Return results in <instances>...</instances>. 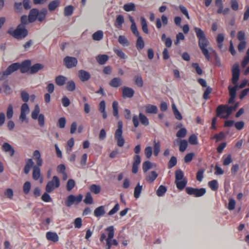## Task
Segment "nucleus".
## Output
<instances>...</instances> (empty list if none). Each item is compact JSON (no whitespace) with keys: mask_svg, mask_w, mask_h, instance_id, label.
Listing matches in <instances>:
<instances>
[{"mask_svg":"<svg viewBox=\"0 0 249 249\" xmlns=\"http://www.w3.org/2000/svg\"><path fill=\"white\" fill-rule=\"evenodd\" d=\"M13 115V107L11 104H10L7 109L6 115L8 119H11Z\"/></svg>","mask_w":249,"mask_h":249,"instance_id":"338daca9","label":"nucleus"},{"mask_svg":"<svg viewBox=\"0 0 249 249\" xmlns=\"http://www.w3.org/2000/svg\"><path fill=\"white\" fill-rule=\"evenodd\" d=\"M108 232V237L106 239V249H110L112 245H118V242L116 239H112L114 235V229L113 226L108 227L106 229Z\"/></svg>","mask_w":249,"mask_h":249,"instance_id":"6e6552de","label":"nucleus"},{"mask_svg":"<svg viewBox=\"0 0 249 249\" xmlns=\"http://www.w3.org/2000/svg\"><path fill=\"white\" fill-rule=\"evenodd\" d=\"M73 7L72 5H68L64 8V15L66 17L71 16L73 13Z\"/></svg>","mask_w":249,"mask_h":249,"instance_id":"37998d69","label":"nucleus"},{"mask_svg":"<svg viewBox=\"0 0 249 249\" xmlns=\"http://www.w3.org/2000/svg\"><path fill=\"white\" fill-rule=\"evenodd\" d=\"M184 176L183 172L181 170H178L175 173L176 181L181 180Z\"/></svg>","mask_w":249,"mask_h":249,"instance_id":"69168bd1","label":"nucleus"},{"mask_svg":"<svg viewBox=\"0 0 249 249\" xmlns=\"http://www.w3.org/2000/svg\"><path fill=\"white\" fill-rule=\"evenodd\" d=\"M40 166L35 165L33 167V178L35 180H37L40 177Z\"/></svg>","mask_w":249,"mask_h":249,"instance_id":"a878e982","label":"nucleus"},{"mask_svg":"<svg viewBox=\"0 0 249 249\" xmlns=\"http://www.w3.org/2000/svg\"><path fill=\"white\" fill-rule=\"evenodd\" d=\"M93 198L89 192L86 194L84 202L86 204H91L93 203Z\"/></svg>","mask_w":249,"mask_h":249,"instance_id":"5fc2aeb1","label":"nucleus"},{"mask_svg":"<svg viewBox=\"0 0 249 249\" xmlns=\"http://www.w3.org/2000/svg\"><path fill=\"white\" fill-rule=\"evenodd\" d=\"M47 14V11L46 9H42L40 11L36 8L31 9L29 12L28 18L26 16H22L21 17V24H26L27 23L28 19L30 22H33L36 19L42 22L45 19Z\"/></svg>","mask_w":249,"mask_h":249,"instance_id":"7ed1b4c3","label":"nucleus"},{"mask_svg":"<svg viewBox=\"0 0 249 249\" xmlns=\"http://www.w3.org/2000/svg\"><path fill=\"white\" fill-rule=\"evenodd\" d=\"M104 36L103 32L101 30H98L95 32L92 36V39L94 40L99 41L101 40Z\"/></svg>","mask_w":249,"mask_h":249,"instance_id":"2f4dec72","label":"nucleus"},{"mask_svg":"<svg viewBox=\"0 0 249 249\" xmlns=\"http://www.w3.org/2000/svg\"><path fill=\"white\" fill-rule=\"evenodd\" d=\"M144 154L147 159L151 158L152 155V148L151 146H147L144 149Z\"/></svg>","mask_w":249,"mask_h":249,"instance_id":"0e129e2a","label":"nucleus"},{"mask_svg":"<svg viewBox=\"0 0 249 249\" xmlns=\"http://www.w3.org/2000/svg\"><path fill=\"white\" fill-rule=\"evenodd\" d=\"M76 86L74 82L72 80L69 81L66 84V89L69 91H73L75 89Z\"/></svg>","mask_w":249,"mask_h":249,"instance_id":"49530a36","label":"nucleus"},{"mask_svg":"<svg viewBox=\"0 0 249 249\" xmlns=\"http://www.w3.org/2000/svg\"><path fill=\"white\" fill-rule=\"evenodd\" d=\"M123 122L119 121L117 124V129L115 132L114 138L117 141V145L119 147L124 146L125 140L123 137Z\"/></svg>","mask_w":249,"mask_h":249,"instance_id":"0eeeda50","label":"nucleus"},{"mask_svg":"<svg viewBox=\"0 0 249 249\" xmlns=\"http://www.w3.org/2000/svg\"><path fill=\"white\" fill-rule=\"evenodd\" d=\"M173 108V111L174 114V115L175 116V118L178 120H181L182 119V116L181 114V113L179 112V111L178 110L177 107H175V105H173L172 107Z\"/></svg>","mask_w":249,"mask_h":249,"instance_id":"13d9d810","label":"nucleus"},{"mask_svg":"<svg viewBox=\"0 0 249 249\" xmlns=\"http://www.w3.org/2000/svg\"><path fill=\"white\" fill-rule=\"evenodd\" d=\"M7 33L17 39H21L28 35V32L23 25L19 24L15 30L10 28Z\"/></svg>","mask_w":249,"mask_h":249,"instance_id":"423d86ee","label":"nucleus"},{"mask_svg":"<svg viewBox=\"0 0 249 249\" xmlns=\"http://www.w3.org/2000/svg\"><path fill=\"white\" fill-rule=\"evenodd\" d=\"M109 85L112 88H117L122 85V80L120 77H114L110 81Z\"/></svg>","mask_w":249,"mask_h":249,"instance_id":"f3484780","label":"nucleus"},{"mask_svg":"<svg viewBox=\"0 0 249 249\" xmlns=\"http://www.w3.org/2000/svg\"><path fill=\"white\" fill-rule=\"evenodd\" d=\"M133 89L128 87H124L122 89V96L124 98H132L134 94Z\"/></svg>","mask_w":249,"mask_h":249,"instance_id":"4468645a","label":"nucleus"},{"mask_svg":"<svg viewBox=\"0 0 249 249\" xmlns=\"http://www.w3.org/2000/svg\"><path fill=\"white\" fill-rule=\"evenodd\" d=\"M75 182L73 179H69L67 182V185H66L67 190L68 191H71L75 187Z\"/></svg>","mask_w":249,"mask_h":249,"instance_id":"4d7b16f0","label":"nucleus"},{"mask_svg":"<svg viewBox=\"0 0 249 249\" xmlns=\"http://www.w3.org/2000/svg\"><path fill=\"white\" fill-rule=\"evenodd\" d=\"M175 183L177 186V187L178 189L180 190H183L187 184V181L185 179L181 181H175Z\"/></svg>","mask_w":249,"mask_h":249,"instance_id":"de8ad7c7","label":"nucleus"},{"mask_svg":"<svg viewBox=\"0 0 249 249\" xmlns=\"http://www.w3.org/2000/svg\"><path fill=\"white\" fill-rule=\"evenodd\" d=\"M193 68H194L196 71V72L198 75H201L203 73V71L201 68L199 67V65L197 63H193L192 65Z\"/></svg>","mask_w":249,"mask_h":249,"instance_id":"774afa93","label":"nucleus"},{"mask_svg":"<svg viewBox=\"0 0 249 249\" xmlns=\"http://www.w3.org/2000/svg\"><path fill=\"white\" fill-rule=\"evenodd\" d=\"M167 191V188L162 185H160L156 191V194L158 196H162Z\"/></svg>","mask_w":249,"mask_h":249,"instance_id":"f704fd0d","label":"nucleus"},{"mask_svg":"<svg viewBox=\"0 0 249 249\" xmlns=\"http://www.w3.org/2000/svg\"><path fill=\"white\" fill-rule=\"evenodd\" d=\"M139 119L141 122V123L145 126H147L149 123L148 119L147 118V117L143 114L142 113H139Z\"/></svg>","mask_w":249,"mask_h":249,"instance_id":"c9c22d12","label":"nucleus"},{"mask_svg":"<svg viewBox=\"0 0 249 249\" xmlns=\"http://www.w3.org/2000/svg\"><path fill=\"white\" fill-rule=\"evenodd\" d=\"M78 77L82 82L88 81L90 78V73L83 70H79L78 72Z\"/></svg>","mask_w":249,"mask_h":249,"instance_id":"2eb2a0df","label":"nucleus"},{"mask_svg":"<svg viewBox=\"0 0 249 249\" xmlns=\"http://www.w3.org/2000/svg\"><path fill=\"white\" fill-rule=\"evenodd\" d=\"M77 63V59L74 57L67 56L63 59L64 65L68 69H71L76 67Z\"/></svg>","mask_w":249,"mask_h":249,"instance_id":"ddd939ff","label":"nucleus"},{"mask_svg":"<svg viewBox=\"0 0 249 249\" xmlns=\"http://www.w3.org/2000/svg\"><path fill=\"white\" fill-rule=\"evenodd\" d=\"M232 72V82L234 85L233 87L229 86L228 89L230 96L236 97V90L238 88V81L240 76L239 65L238 63L233 64L231 69Z\"/></svg>","mask_w":249,"mask_h":249,"instance_id":"39448f33","label":"nucleus"},{"mask_svg":"<svg viewBox=\"0 0 249 249\" xmlns=\"http://www.w3.org/2000/svg\"><path fill=\"white\" fill-rule=\"evenodd\" d=\"M160 142H156L154 141V151L153 153L155 156H158L160 152Z\"/></svg>","mask_w":249,"mask_h":249,"instance_id":"4c0bfd02","label":"nucleus"},{"mask_svg":"<svg viewBox=\"0 0 249 249\" xmlns=\"http://www.w3.org/2000/svg\"><path fill=\"white\" fill-rule=\"evenodd\" d=\"M60 4V1L58 0H54L51 1L48 5V9L50 11H52L54 10Z\"/></svg>","mask_w":249,"mask_h":249,"instance_id":"e433bc0d","label":"nucleus"},{"mask_svg":"<svg viewBox=\"0 0 249 249\" xmlns=\"http://www.w3.org/2000/svg\"><path fill=\"white\" fill-rule=\"evenodd\" d=\"M108 59V56L106 54L99 55L96 57L97 61L100 65L105 64Z\"/></svg>","mask_w":249,"mask_h":249,"instance_id":"cd10ccee","label":"nucleus"},{"mask_svg":"<svg viewBox=\"0 0 249 249\" xmlns=\"http://www.w3.org/2000/svg\"><path fill=\"white\" fill-rule=\"evenodd\" d=\"M187 134V130L185 128L180 129L177 133L176 136L178 138H184Z\"/></svg>","mask_w":249,"mask_h":249,"instance_id":"052dcab7","label":"nucleus"},{"mask_svg":"<svg viewBox=\"0 0 249 249\" xmlns=\"http://www.w3.org/2000/svg\"><path fill=\"white\" fill-rule=\"evenodd\" d=\"M137 37L136 46L138 50H141L144 47V41L141 36H137Z\"/></svg>","mask_w":249,"mask_h":249,"instance_id":"473e14b6","label":"nucleus"},{"mask_svg":"<svg viewBox=\"0 0 249 249\" xmlns=\"http://www.w3.org/2000/svg\"><path fill=\"white\" fill-rule=\"evenodd\" d=\"M46 237L48 241H51L54 243L57 242L59 240V237L57 234L55 232H47Z\"/></svg>","mask_w":249,"mask_h":249,"instance_id":"dca6fc26","label":"nucleus"},{"mask_svg":"<svg viewBox=\"0 0 249 249\" xmlns=\"http://www.w3.org/2000/svg\"><path fill=\"white\" fill-rule=\"evenodd\" d=\"M145 108L146 113L156 114L158 112V108L155 105L148 104L145 106Z\"/></svg>","mask_w":249,"mask_h":249,"instance_id":"393cba45","label":"nucleus"},{"mask_svg":"<svg viewBox=\"0 0 249 249\" xmlns=\"http://www.w3.org/2000/svg\"><path fill=\"white\" fill-rule=\"evenodd\" d=\"M239 106V102L233 106L220 105L216 109V115L221 118L227 119L233 111H235Z\"/></svg>","mask_w":249,"mask_h":249,"instance_id":"20e7f679","label":"nucleus"},{"mask_svg":"<svg viewBox=\"0 0 249 249\" xmlns=\"http://www.w3.org/2000/svg\"><path fill=\"white\" fill-rule=\"evenodd\" d=\"M152 167V163L149 160L144 161L142 163V170L144 173L147 172Z\"/></svg>","mask_w":249,"mask_h":249,"instance_id":"c03bdc74","label":"nucleus"},{"mask_svg":"<svg viewBox=\"0 0 249 249\" xmlns=\"http://www.w3.org/2000/svg\"><path fill=\"white\" fill-rule=\"evenodd\" d=\"M208 186L211 188V189L213 191H217L218 188V182L215 179L210 181L208 182Z\"/></svg>","mask_w":249,"mask_h":249,"instance_id":"58836bf2","label":"nucleus"},{"mask_svg":"<svg viewBox=\"0 0 249 249\" xmlns=\"http://www.w3.org/2000/svg\"><path fill=\"white\" fill-rule=\"evenodd\" d=\"M89 189L92 193L95 194H99L101 190V187L99 185L96 184H92L90 186Z\"/></svg>","mask_w":249,"mask_h":249,"instance_id":"09e8293b","label":"nucleus"},{"mask_svg":"<svg viewBox=\"0 0 249 249\" xmlns=\"http://www.w3.org/2000/svg\"><path fill=\"white\" fill-rule=\"evenodd\" d=\"M113 114L117 118H119L118 103L115 101L112 103Z\"/></svg>","mask_w":249,"mask_h":249,"instance_id":"a19ab883","label":"nucleus"},{"mask_svg":"<svg viewBox=\"0 0 249 249\" xmlns=\"http://www.w3.org/2000/svg\"><path fill=\"white\" fill-rule=\"evenodd\" d=\"M177 163V158L175 156L171 157L170 160L168 163V167L169 169H171L176 165Z\"/></svg>","mask_w":249,"mask_h":249,"instance_id":"6e6d98bb","label":"nucleus"},{"mask_svg":"<svg viewBox=\"0 0 249 249\" xmlns=\"http://www.w3.org/2000/svg\"><path fill=\"white\" fill-rule=\"evenodd\" d=\"M67 80V78L66 77L63 75H59L55 77V81L56 84L59 86H63Z\"/></svg>","mask_w":249,"mask_h":249,"instance_id":"c85d7f7f","label":"nucleus"},{"mask_svg":"<svg viewBox=\"0 0 249 249\" xmlns=\"http://www.w3.org/2000/svg\"><path fill=\"white\" fill-rule=\"evenodd\" d=\"M31 188V184L29 181L25 182L23 186V191L25 194H29Z\"/></svg>","mask_w":249,"mask_h":249,"instance_id":"603ef678","label":"nucleus"},{"mask_svg":"<svg viewBox=\"0 0 249 249\" xmlns=\"http://www.w3.org/2000/svg\"><path fill=\"white\" fill-rule=\"evenodd\" d=\"M188 142L186 140H182L180 141L179 149L180 152H184L187 148Z\"/></svg>","mask_w":249,"mask_h":249,"instance_id":"864d4df0","label":"nucleus"},{"mask_svg":"<svg viewBox=\"0 0 249 249\" xmlns=\"http://www.w3.org/2000/svg\"><path fill=\"white\" fill-rule=\"evenodd\" d=\"M44 68V66L40 63H36L33 65L30 69V73L31 74H35L39 70H42Z\"/></svg>","mask_w":249,"mask_h":249,"instance_id":"b1692460","label":"nucleus"},{"mask_svg":"<svg viewBox=\"0 0 249 249\" xmlns=\"http://www.w3.org/2000/svg\"><path fill=\"white\" fill-rule=\"evenodd\" d=\"M114 52L118 56L122 59H125L127 57L125 53L120 49H114Z\"/></svg>","mask_w":249,"mask_h":249,"instance_id":"e2e57ef3","label":"nucleus"},{"mask_svg":"<svg viewBox=\"0 0 249 249\" xmlns=\"http://www.w3.org/2000/svg\"><path fill=\"white\" fill-rule=\"evenodd\" d=\"M224 40V36L223 34H219L216 38V41L217 42V45L220 49H221L223 47V42Z\"/></svg>","mask_w":249,"mask_h":249,"instance_id":"79ce46f5","label":"nucleus"},{"mask_svg":"<svg viewBox=\"0 0 249 249\" xmlns=\"http://www.w3.org/2000/svg\"><path fill=\"white\" fill-rule=\"evenodd\" d=\"M129 18L130 21L132 22V24L131 25V30L133 34L137 37L140 36L139 32L137 29L136 25L134 22L133 18L132 17H130Z\"/></svg>","mask_w":249,"mask_h":249,"instance_id":"bb28decb","label":"nucleus"},{"mask_svg":"<svg viewBox=\"0 0 249 249\" xmlns=\"http://www.w3.org/2000/svg\"><path fill=\"white\" fill-rule=\"evenodd\" d=\"M2 150L6 152H9L11 156H13L15 153V150L12 146L7 142H4L2 146Z\"/></svg>","mask_w":249,"mask_h":249,"instance_id":"4be33fe9","label":"nucleus"},{"mask_svg":"<svg viewBox=\"0 0 249 249\" xmlns=\"http://www.w3.org/2000/svg\"><path fill=\"white\" fill-rule=\"evenodd\" d=\"M31 64V62L29 60H24L21 64L18 62L12 64L8 66L5 71L0 72V80H3L7 76L18 69L22 73L27 72L30 69Z\"/></svg>","mask_w":249,"mask_h":249,"instance_id":"f03ea898","label":"nucleus"},{"mask_svg":"<svg viewBox=\"0 0 249 249\" xmlns=\"http://www.w3.org/2000/svg\"><path fill=\"white\" fill-rule=\"evenodd\" d=\"M194 31L198 39V46L203 54L208 61L211 60L210 53H215V51L211 47L207 48L209 45V41L206 37L204 31L198 27H194Z\"/></svg>","mask_w":249,"mask_h":249,"instance_id":"f257e3e1","label":"nucleus"},{"mask_svg":"<svg viewBox=\"0 0 249 249\" xmlns=\"http://www.w3.org/2000/svg\"><path fill=\"white\" fill-rule=\"evenodd\" d=\"M105 213V207L103 205L98 207L94 211V215L96 217L103 216Z\"/></svg>","mask_w":249,"mask_h":249,"instance_id":"6ab92c4d","label":"nucleus"},{"mask_svg":"<svg viewBox=\"0 0 249 249\" xmlns=\"http://www.w3.org/2000/svg\"><path fill=\"white\" fill-rule=\"evenodd\" d=\"M135 84L139 87H142L143 85V82L141 76H136L134 77Z\"/></svg>","mask_w":249,"mask_h":249,"instance_id":"3c124183","label":"nucleus"},{"mask_svg":"<svg viewBox=\"0 0 249 249\" xmlns=\"http://www.w3.org/2000/svg\"><path fill=\"white\" fill-rule=\"evenodd\" d=\"M123 8L126 12L134 11L136 10L135 5L131 2L125 4Z\"/></svg>","mask_w":249,"mask_h":249,"instance_id":"ea45409f","label":"nucleus"},{"mask_svg":"<svg viewBox=\"0 0 249 249\" xmlns=\"http://www.w3.org/2000/svg\"><path fill=\"white\" fill-rule=\"evenodd\" d=\"M33 158L36 160V164L38 166H41L43 163V160L41 158V154L39 150H36L33 153Z\"/></svg>","mask_w":249,"mask_h":249,"instance_id":"aec40b11","label":"nucleus"},{"mask_svg":"<svg viewBox=\"0 0 249 249\" xmlns=\"http://www.w3.org/2000/svg\"><path fill=\"white\" fill-rule=\"evenodd\" d=\"M141 24L143 32L145 34H148L149 33V31L147 24V21L145 18L143 17H141Z\"/></svg>","mask_w":249,"mask_h":249,"instance_id":"c756f323","label":"nucleus"},{"mask_svg":"<svg viewBox=\"0 0 249 249\" xmlns=\"http://www.w3.org/2000/svg\"><path fill=\"white\" fill-rule=\"evenodd\" d=\"M40 112V108L38 105H36L35 107L34 110L31 114V117L33 119H38L39 125L42 127L45 124V117L43 114H39Z\"/></svg>","mask_w":249,"mask_h":249,"instance_id":"1a4fd4ad","label":"nucleus"},{"mask_svg":"<svg viewBox=\"0 0 249 249\" xmlns=\"http://www.w3.org/2000/svg\"><path fill=\"white\" fill-rule=\"evenodd\" d=\"M34 162L32 159H29L27 160L26 164L24 168V173L27 175L29 174L31 169L35 166Z\"/></svg>","mask_w":249,"mask_h":249,"instance_id":"412c9836","label":"nucleus"},{"mask_svg":"<svg viewBox=\"0 0 249 249\" xmlns=\"http://www.w3.org/2000/svg\"><path fill=\"white\" fill-rule=\"evenodd\" d=\"M189 142L192 145H196L198 143V139L195 134H192L188 139Z\"/></svg>","mask_w":249,"mask_h":249,"instance_id":"8fccbe9b","label":"nucleus"},{"mask_svg":"<svg viewBox=\"0 0 249 249\" xmlns=\"http://www.w3.org/2000/svg\"><path fill=\"white\" fill-rule=\"evenodd\" d=\"M83 198V196L82 194H79L77 196L70 195L65 201V205L68 207H70L73 204H78L82 201Z\"/></svg>","mask_w":249,"mask_h":249,"instance_id":"9b49d317","label":"nucleus"},{"mask_svg":"<svg viewBox=\"0 0 249 249\" xmlns=\"http://www.w3.org/2000/svg\"><path fill=\"white\" fill-rule=\"evenodd\" d=\"M204 170L203 169H199L197 173H196V179L199 181V182H201L203 178V174H204Z\"/></svg>","mask_w":249,"mask_h":249,"instance_id":"680f3d73","label":"nucleus"},{"mask_svg":"<svg viewBox=\"0 0 249 249\" xmlns=\"http://www.w3.org/2000/svg\"><path fill=\"white\" fill-rule=\"evenodd\" d=\"M142 190V186L141 185L140 183H138L134 189V196L136 198L140 197Z\"/></svg>","mask_w":249,"mask_h":249,"instance_id":"7c9ffc66","label":"nucleus"},{"mask_svg":"<svg viewBox=\"0 0 249 249\" xmlns=\"http://www.w3.org/2000/svg\"><path fill=\"white\" fill-rule=\"evenodd\" d=\"M60 186V180L58 177L53 176L52 180L49 181L46 186V191L47 193L52 192L54 189Z\"/></svg>","mask_w":249,"mask_h":249,"instance_id":"f8f14e48","label":"nucleus"},{"mask_svg":"<svg viewBox=\"0 0 249 249\" xmlns=\"http://www.w3.org/2000/svg\"><path fill=\"white\" fill-rule=\"evenodd\" d=\"M158 176V173L155 171H152L147 174L145 179L148 182L152 183L154 182Z\"/></svg>","mask_w":249,"mask_h":249,"instance_id":"a211bd4d","label":"nucleus"},{"mask_svg":"<svg viewBox=\"0 0 249 249\" xmlns=\"http://www.w3.org/2000/svg\"><path fill=\"white\" fill-rule=\"evenodd\" d=\"M226 137L225 134L223 131L220 132L219 133L214 134L211 138V139H215L216 142H219L223 140Z\"/></svg>","mask_w":249,"mask_h":249,"instance_id":"72a5a7b5","label":"nucleus"},{"mask_svg":"<svg viewBox=\"0 0 249 249\" xmlns=\"http://www.w3.org/2000/svg\"><path fill=\"white\" fill-rule=\"evenodd\" d=\"M124 17L122 15L117 16L114 25L119 29H122L123 24L124 23Z\"/></svg>","mask_w":249,"mask_h":249,"instance_id":"5701e85b","label":"nucleus"},{"mask_svg":"<svg viewBox=\"0 0 249 249\" xmlns=\"http://www.w3.org/2000/svg\"><path fill=\"white\" fill-rule=\"evenodd\" d=\"M186 192L187 194L196 197H201L204 196L206 193V190L205 188H196L191 187H187L185 188Z\"/></svg>","mask_w":249,"mask_h":249,"instance_id":"9d476101","label":"nucleus"},{"mask_svg":"<svg viewBox=\"0 0 249 249\" xmlns=\"http://www.w3.org/2000/svg\"><path fill=\"white\" fill-rule=\"evenodd\" d=\"M118 42L124 46H128L129 45V41L124 36H120L118 38Z\"/></svg>","mask_w":249,"mask_h":249,"instance_id":"a18cd8bd","label":"nucleus"},{"mask_svg":"<svg viewBox=\"0 0 249 249\" xmlns=\"http://www.w3.org/2000/svg\"><path fill=\"white\" fill-rule=\"evenodd\" d=\"M66 120L64 117L60 118L57 122V126L60 128H63L65 127Z\"/></svg>","mask_w":249,"mask_h":249,"instance_id":"bf43d9fd","label":"nucleus"}]
</instances>
